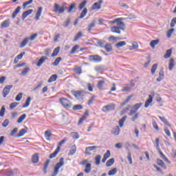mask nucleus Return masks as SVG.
<instances>
[{
	"label": "nucleus",
	"mask_w": 176,
	"mask_h": 176,
	"mask_svg": "<svg viewBox=\"0 0 176 176\" xmlns=\"http://www.w3.org/2000/svg\"><path fill=\"white\" fill-rule=\"evenodd\" d=\"M159 144H160L159 138H156L155 139V148L158 151L162 159H163L164 160V162H167V163H168V164H171V162H170L168 160V158H167V157H166V155H164V154H163V153L160 150V146H159Z\"/></svg>",
	"instance_id": "1"
},
{
	"label": "nucleus",
	"mask_w": 176,
	"mask_h": 176,
	"mask_svg": "<svg viewBox=\"0 0 176 176\" xmlns=\"http://www.w3.org/2000/svg\"><path fill=\"white\" fill-rule=\"evenodd\" d=\"M59 102L63 105V108H65V109L72 108V102L65 98H60L59 99Z\"/></svg>",
	"instance_id": "2"
},
{
	"label": "nucleus",
	"mask_w": 176,
	"mask_h": 176,
	"mask_svg": "<svg viewBox=\"0 0 176 176\" xmlns=\"http://www.w3.org/2000/svg\"><path fill=\"white\" fill-rule=\"evenodd\" d=\"M64 165V158L61 157L59 160V162L56 164V165L55 166L54 172L52 173V176H57V175L58 174V170H60V168H61V167H63V166Z\"/></svg>",
	"instance_id": "3"
},
{
	"label": "nucleus",
	"mask_w": 176,
	"mask_h": 176,
	"mask_svg": "<svg viewBox=\"0 0 176 176\" xmlns=\"http://www.w3.org/2000/svg\"><path fill=\"white\" fill-rule=\"evenodd\" d=\"M54 12L58 14H61L65 12V8L64 6H60L58 3H55L54 4Z\"/></svg>",
	"instance_id": "4"
},
{
	"label": "nucleus",
	"mask_w": 176,
	"mask_h": 176,
	"mask_svg": "<svg viewBox=\"0 0 176 176\" xmlns=\"http://www.w3.org/2000/svg\"><path fill=\"white\" fill-rule=\"evenodd\" d=\"M116 105L115 104L111 103L107 105H105L102 107V112H109L111 111H115Z\"/></svg>",
	"instance_id": "5"
},
{
	"label": "nucleus",
	"mask_w": 176,
	"mask_h": 176,
	"mask_svg": "<svg viewBox=\"0 0 176 176\" xmlns=\"http://www.w3.org/2000/svg\"><path fill=\"white\" fill-rule=\"evenodd\" d=\"M89 60L92 61V63H100L102 58L98 55H91L89 56Z\"/></svg>",
	"instance_id": "6"
},
{
	"label": "nucleus",
	"mask_w": 176,
	"mask_h": 176,
	"mask_svg": "<svg viewBox=\"0 0 176 176\" xmlns=\"http://www.w3.org/2000/svg\"><path fill=\"white\" fill-rule=\"evenodd\" d=\"M122 20H123V18L117 19L116 24H117V27H119L122 31H124V30H126V26L124 25V23L122 21Z\"/></svg>",
	"instance_id": "7"
},
{
	"label": "nucleus",
	"mask_w": 176,
	"mask_h": 176,
	"mask_svg": "<svg viewBox=\"0 0 176 176\" xmlns=\"http://www.w3.org/2000/svg\"><path fill=\"white\" fill-rule=\"evenodd\" d=\"M13 88V85H6L3 89V97L6 98V96L10 93V89Z\"/></svg>",
	"instance_id": "8"
},
{
	"label": "nucleus",
	"mask_w": 176,
	"mask_h": 176,
	"mask_svg": "<svg viewBox=\"0 0 176 176\" xmlns=\"http://www.w3.org/2000/svg\"><path fill=\"white\" fill-rule=\"evenodd\" d=\"M101 5H102V0H99L98 2H96L92 5L91 9L92 10H100L101 9Z\"/></svg>",
	"instance_id": "9"
},
{
	"label": "nucleus",
	"mask_w": 176,
	"mask_h": 176,
	"mask_svg": "<svg viewBox=\"0 0 176 176\" xmlns=\"http://www.w3.org/2000/svg\"><path fill=\"white\" fill-rule=\"evenodd\" d=\"M98 146H88L85 148V153L87 155V156H90L91 155V151H94V149H97Z\"/></svg>",
	"instance_id": "10"
},
{
	"label": "nucleus",
	"mask_w": 176,
	"mask_h": 176,
	"mask_svg": "<svg viewBox=\"0 0 176 176\" xmlns=\"http://www.w3.org/2000/svg\"><path fill=\"white\" fill-rule=\"evenodd\" d=\"M153 101V97L152 96V95H149L148 99L145 102L144 108H148V107H149L151 104H152Z\"/></svg>",
	"instance_id": "11"
},
{
	"label": "nucleus",
	"mask_w": 176,
	"mask_h": 176,
	"mask_svg": "<svg viewBox=\"0 0 176 176\" xmlns=\"http://www.w3.org/2000/svg\"><path fill=\"white\" fill-rule=\"evenodd\" d=\"M34 12V10H28L27 11L23 12L22 14V20H25V19L31 14Z\"/></svg>",
	"instance_id": "12"
},
{
	"label": "nucleus",
	"mask_w": 176,
	"mask_h": 176,
	"mask_svg": "<svg viewBox=\"0 0 176 176\" xmlns=\"http://www.w3.org/2000/svg\"><path fill=\"white\" fill-rule=\"evenodd\" d=\"M104 85H105V81L104 80H100L98 81L97 87L99 90H104Z\"/></svg>",
	"instance_id": "13"
},
{
	"label": "nucleus",
	"mask_w": 176,
	"mask_h": 176,
	"mask_svg": "<svg viewBox=\"0 0 176 176\" xmlns=\"http://www.w3.org/2000/svg\"><path fill=\"white\" fill-rule=\"evenodd\" d=\"M157 164H158V166H160V167H162V168H164V170H167V166H166V164L164 163V162H163V160L157 158Z\"/></svg>",
	"instance_id": "14"
},
{
	"label": "nucleus",
	"mask_w": 176,
	"mask_h": 176,
	"mask_svg": "<svg viewBox=\"0 0 176 176\" xmlns=\"http://www.w3.org/2000/svg\"><path fill=\"white\" fill-rule=\"evenodd\" d=\"M47 60V57L46 56H42L36 63L37 67H42V64L45 63Z\"/></svg>",
	"instance_id": "15"
},
{
	"label": "nucleus",
	"mask_w": 176,
	"mask_h": 176,
	"mask_svg": "<svg viewBox=\"0 0 176 176\" xmlns=\"http://www.w3.org/2000/svg\"><path fill=\"white\" fill-rule=\"evenodd\" d=\"M75 10H76V3H72L69 7L67 12L68 13H72V12H75Z\"/></svg>",
	"instance_id": "16"
},
{
	"label": "nucleus",
	"mask_w": 176,
	"mask_h": 176,
	"mask_svg": "<svg viewBox=\"0 0 176 176\" xmlns=\"http://www.w3.org/2000/svg\"><path fill=\"white\" fill-rule=\"evenodd\" d=\"M120 133V128H119L118 126H116L111 131V134H113V135H119Z\"/></svg>",
	"instance_id": "17"
},
{
	"label": "nucleus",
	"mask_w": 176,
	"mask_h": 176,
	"mask_svg": "<svg viewBox=\"0 0 176 176\" xmlns=\"http://www.w3.org/2000/svg\"><path fill=\"white\" fill-rule=\"evenodd\" d=\"M60 149H61V148L60 146H58L56 148V149L55 150V151L50 155V159H53L54 157H56V156H57V154L58 153V152H60Z\"/></svg>",
	"instance_id": "18"
},
{
	"label": "nucleus",
	"mask_w": 176,
	"mask_h": 176,
	"mask_svg": "<svg viewBox=\"0 0 176 176\" xmlns=\"http://www.w3.org/2000/svg\"><path fill=\"white\" fill-rule=\"evenodd\" d=\"M120 28H119L118 26H112L111 28V32H115L116 34H120Z\"/></svg>",
	"instance_id": "19"
},
{
	"label": "nucleus",
	"mask_w": 176,
	"mask_h": 176,
	"mask_svg": "<svg viewBox=\"0 0 176 176\" xmlns=\"http://www.w3.org/2000/svg\"><path fill=\"white\" fill-rule=\"evenodd\" d=\"M72 96H74L76 98H79L82 96V91H72Z\"/></svg>",
	"instance_id": "20"
},
{
	"label": "nucleus",
	"mask_w": 176,
	"mask_h": 176,
	"mask_svg": "<svg viewBox=\"0 0 176 176\" xmlns=\"http://www.w3.org/2000/svg\"><path fill=\"white\" fill-rule=\"evenodd\" d=\"M57 74L52 75L47 80L48 83H52V82H56V80H57Z\"/></svg>",
	"instance_id": "21"
},
{
	"label": "nucleus",
	"mask_w": 176,
	"mask_h": 176,
	"mask_svg": "<svg viewBox=\"0 0 176 176\" xmlns=\"http://www.w3.org/2000/svg\"><path fill=\"white\" fill-rule=\"evenodd\" d=\"M20 10H21V7L18 6L12 13V19H16V16H17V14L20 13Z\"/></svg>",
	"instance_id": "22"
},
{
	"label": "nucleus",
	"mask_w": 176,
	"mask_h": 176,
	"mask_svg": "<svg viewBox=\"0 0 176 176\" xmlns=\"http://www.w3.org/2000/svg\"><path fill=\"white\" fill-rule=\"evenodd\" d=\"M43 8L42 7H39L38 9V11L36 14V20L38 21V20H39V18L41 17V15L42 14V10H43Z\"/></svg>",
	"instance_id": "23"
},
{
	"label": "nucleus",
	"mask_w": 176,
	"mask_h": 176,
	"mask_svg": "<svg viewBox=\"0 0 176 176\" xmlns=\"http://www.w3.org/2000/svg\"><path fill=\"white\" fill-rule=\"evenodd\" d=\"M30 41V38H28V37H26V38H25L23 41H22V42L21 43V44H20V47L21 48H23V47H24L25 46H26L27 45V43H28V41Z\"/></svg>",
	"instance_id": "24"
},
{
	"label": "nucleus",
	"mask_w": 176,
	"mask_h": 176,
	"mask_svg": "<svg viewBox=\"0 0 176 176\" xmlns=\"http://www.w3.org/2000/svg\"><path fill=\"white\" fill-rule=\"evenodd\" d=\"M158 118L159 119H160L161 121L163 122V123H164V124H166V126H168L169 127H171V124H170V123L168 122L167 119H166V118L162 117L160 116H159Z\"/></svg>",
	"instance_id": "25"
},
{
	"label": "nucleus",
	"mask_w": 176,
	"mask_h": 176,
	"mask_svg": "<svg viewBox=\"0 0 176 176\" xmlns=\"http://www.w3.org/2000/svg\"><path fill=\"white\" fill-rule=\"evenodd\" d=\"M10 24V22L9 20H6L3 21V23L1 24V28H8Z\"/></svg>",
	"instance_id": "26"
},
{
	"label": "nucleus",
	"mask_w": 176,
	"mask_h": 176,
	"mask_svg": "<svg viewBox=\"0 0 176 176\" xmlns=\"http://www.w3.org/2000/svg\"><path fill=\"white\" fill-rule=\"evenodd\" d=\"M175 65V61H174V58H170L169 60V71H173V68H174Z\"/></svg>",
	"instance_id": "27"
},
{
	"label": "nucleus",
	"mask_w": 176,
	"mask_h": 176,
	"mask_svg": "<svg viewBox=\"0 0 176 176\" xmlns=\"http://www.w3.org/2000/svg\"><path fill=\"white\" fill-rule=\"evenodd\" d=\"M86 14H87V8H85L82 12L80 13L78 19H83L86 16Z\"/></svg>",
	"instance_id": "28"
},
{
	"label": "nucleus",
	"mask_w": 176,
	"mask_h": 176,
	"mask_svg": "<svg viewBox=\"0 0 176 176\" xmlns=\"http://www.w3.org/2000/svg\"><path fill=\"white\" fill-rule=\"evenodd\" d=\"M58 53H60V47H57L54 50L51 57H56V56H58Z\"/></svg>",
	"instance_id": "29"
},
{
	"label": "nucleus",
	"mask_w": 176,
	"mask_h": 176,
	"mask_svg": "<svg viewBox=\"0 0 176 176\" xmlns=\"http://www.w3.org/2000/svg\"><path fill=\"white\" fill-rule=\"evenodd\" d=\"M171 54H173V50L169 49L166 50V54L164 56V58H170L171 57Z\"/></svg>",
	"instance_id": "30"
},
{
	"label": "nucleus",
	"mask_w": 176,
	"mask_h": 176,
	"mask_svg": "<svg viewBox=\"0 0 176 176\" xmlns=\"http://www.w3.org/2000/svg\"><path fill=\"white\" fill-rule=\"evenodd\" d=\"M84 171L86 174H89L91 171V164H87Z\"/></svg>",
	"instance_id": "31"
},
{
	"label": "nucleus",
	"mask_w": 176,
	"mask_h": 176,
	"mask_svg": "<svg viewBox=\"0 0 176 176\" xmlns=\"http://www.w3.org/2000/svg\"><path fill=\"white\" fill-rule=\"evenodd\" d=\"M61 60H63L61 57H58L56 59H55L54 62L52 63V65H54V67H57V65H58V64H60L61 62Z\"/></svg>",
	"instance_id": "32"
},
{
	"label": "nucleus",
	"mask_w": 176,
	"mask_h": 176,
	"mask_svg": "<svg viewBox=\"0 0 176 176\" xmlns=\"http://www.w3.org/2000/svg\"><path fill=\"white\" fill-rule=\"evenodd\" d=\"M103 47L107 53H111V52H112V45L111 44H106Z\"/></svg>",
	"instance_id": "33"
},
{
	"label": "nucleus",
	"mask_w": 176,
	"mask_h": 176,
	"mask_svg": "<svg viewBox=\"0 0 176 176\" xmlns=\"http://www.w3.org/2000/svg\"><path fill=\"white\" fill-rule=\"evenodd\" d=\"M32 161L33 163H38L39 162V155L38 153L34 154L32 156Z\"/></svg>",
	"instance_id": "34"
},
{
	"label": "nucleus",
	"mask_w": 176,
	"mask_h": 176,
	"mask_svg": "<svg viewBox=\"0 0 176 176\" xmlns=\"http://www.w3.org/2000/svg\"><path fill=\"white\" fill-rule=\"evenodd\" d=\"M76 153V146H72V149L69 151L68 155L69 156H72L73 155H75Z\"/></svg>",
	"instance_id": "35"
},
{
	"label": "nucleus",
	"mask_w": 176,
	"mask_h": 176,
	"mask_svg": "<svg viewBox=\"0 0 176 176\" xmlns=\"http://www.w3.org/2000/svg\"><path fill=\"white\" fill-rule=\"evenodd\" d=\"M30 104H31V97H28L26 99L25 104H24L22 106V108H27V107H30Z\"/></svg>",
	"instance_id": "36"
},
{
	"label": "nucleus",
	"mask_w": 176,
	"mask_h": 176,
	"mask_svg": "<svg viewBox=\"0 0 176 176\" xmlns=\"http://www.w3.org/2000/svg\"><path fill=\"white\" fill-rule=\"evenodd\" d=\"M95 163H96V166H100V164L101 163V155H98L96 156Z\"/></svg>",
	"instance_id": "37"
},
{
	"label": "nucleus",
	"mask_w": 176,
	"mask_h": 176,
	"mask_svg": "<svg viewBox=\"0 0 176 176\" xmlns=\"http://www.w3.org/2000/svg\"><path fill=\"white\" fill-rule=\"evenodd\" d=\"M159 44V39H156V40H153L151 41L150 43V46L153 48L155 49V46L156 45Z\"/></svg>",
	"instance_id": "38"
},
{
	"label": "nucleus",
	"mask_w": 176,
	"mask_h": 176,
	"mask_svg": "<svg viewBox=\"0 0 176 176\" xmlns=\"http://www.w3.org/2000/svg\"><path fill=\"white\" fill-rule=\"evenodd\" d=\"M45 137L47 141H50V137H52V132L50 131H46L45 132Z\"/></svg>",
	"instance_id": "39"
},
{
	"label": "nucleus",
	"mask_w": 176,
	"mask_h": 176,
	"mask_svg": "<svg viewBox=\"0 0 176 176\" xmlns=\"http://www.w3.org/2000/svg\"><path fill=\"white\" fill-rule=\"evenodd\" d=\"M115 163V159L111 158L106 162L107 167H111Z\"/></svg>",
	"instance_id": "40"
},
{
	"label": "nucleus",
	"mask_w": 176,
	"mask_h": 176,
	"mask_svg": "<svg viewBox=\"0 0 176 176\" xmlns=\"http://www.w3.org/2000/svg\"><path fill=\"white\" fill-rule=\"evenodd\" d=\"M83 33L82 32H79L74 37L73 42H76L80 38H82Z\"/></svg>",
	"instance_id": "41"
},
{
	"label": "nucleus",
	"mask_w": 176,
	"mask_h": 176,
	"mask_svg": "<svg viewBox=\"0 0 176 176\" xmlns=\"http://www.w3.org/2000/svg\"><path fill=\"white\" fill-rule=\"evenodd\" d=\"M25 118H27V114H23L18 118L17 123H23Z\"/></svg>",
	"instance_id": "42"
},
{
	"label": "nucleus",
	"mask_w": 176,
	"mask_h": 176,
	"mask_svg": "<svg viewBox=\"0 0 176 176\" xmlns=\"http://www.w3.org/2000/svg\"><path fill=\"white\" fill-rule=\"evenodd\" d=\"M123 46H126V41H120L116 45V47L120 49V47H123Z\"/></svg>",
	"instance_id": "43"
},
{
	"label": "nucleus",
	"mask_w": 176,
	"mask_h": 176,
	"mask_svg": "<svg viewBox=\"0 0 176 176\" xmlns=\"http://www.w3.org/2000/svg\"><path fill=\"white\" fill-rule=\"evenodd\" d=\"M5 112H6V109L5 106H2L0 109V117L3 118L5 116Z\"/></svg>",
	"instance_id": "44"
},
{
	"label": "nucleus",
	"mask_w": 176,
	"mask_h": 176,
	"mask_svg": "<svg viewBox=\"0 0 176 176\" xmlns=\"http://www.w3.org/2000/svg\"><path fill=\"white\" fill-rule=\"evenodd\" d=\"M30 71V67H26L22 70L21 75H22L23 76H25V75H27V74H28Z\"/></svg>",
	"instance_id": "45"
},
{
	"label": "nucleus",
	"mask_w": 176,
	"mask_h": 176,
	"mask_svg": "<svg viewBox=\"0 0 176 176\" xmlns=\"http://www.w3.org/2000/svg\"><path fill=\"white\" fill-rule=\"evenodd\" d=\"M83 109L82 104H76L73 107V111H80Z\"/></svg>",
	"instance_id": "46"
},
{
	"label": "nucleus",
	"mask_w": 176,
	"mask_h": 176,
	"mask_svg": "<svg viewBox=\"0 0 176 176\" xmlns=\"http://www.w3.org/2000/svg\"><path fill=\"white\" fill-rule=\"evenodd\" d=\"M78 49H79V45H74L72 48V50L70 51V54H75V53H76V50H78Z\"/></svg>",
	"instance_id": "47"
},
{
	"label": "nucleus",
	"mask_w": 176,
	"mask_h": 176,
	"mask_svg": "<svg viewBox=\"0 0 176 176\" xmlns=\"http://www.w3.org/2000/svg\"><path fill=\"white\" fill-rule=\"evenodd\" d=\"M118 173V168H113V169L110 170L108 173L109 175L112 176L115 175Z\"/></svg>",
	"instance_id": "48"
},
{
	"label": "nucleus",
	"mask_w": 176,
	"mask_h": 176,
	"mask_svg": "<svg viewBox=\"0 0 176 176\" xmlns=\"http://www.w3.org/2000/svg\"><path fill=\"white\" fill-rule=\"evenodd\" d=\"M25 133H27V131L25 130V129H22L18 133L17 135V138H20V137H23V135H24V134H25Z\"/></svg>",
	"instance_id": "49"
},
{
	"label": "nucleus",
	"mask_w": 176,
	"mask_h": 176,
	"mask_svg": "<svg viewBox=\"0 0 176 176\" xmlns=\"http://www.w3.org/2000/svg\"><path fill=\"white\" fill-rule=\"evenodd\" d=\"M94 27H96V20L89 25L88 32H91L92 28H94Z\"/></svg>",
	"instance_id": "50"
},
{
	"label": "nucleus",
	"mask_w": 176,
	"mask_h": 176,
	"mask_svg": "<svg viewBox=\"0 0 176 176\" xmlns=\"http://www.w3.org/2000/svg\"><path fill=\"white\" fill-rule=\"evenodd\" d=\"M87 3V0L83 1L81 3H80V5L78 6L79 10H82V9H83V8H85L86 6Z\"/></svg>",
	"instance_id": "51"
},
{
	"label": "nucleus",
	"mask_w": 176,
	"mask_h": 176,
	"mask_svg": "<svg viewBox=\"0 0 176 176\" xmlns=\"http://www.w3.org/2000/svg\"><path fill=\"white\" fill-rule=\"evenodd\" d=\"M69 24H71V19L67 18V20L63 24V27H64L65 28H67V27H68Z\"/></svg>",
	"instance_id": "52"
},
{
	"label": "nucleus",
	"mask_w": 176,
	"mask_h": 176,
	"mask_svg": "<svg viewBox=\"0 0 176 176\" xmlns=\"http://www.w3.org/2000/svg\"><path fill=\"white\" fill-rule=\"evenodd\" d=\"M141 107H142V103L140 102V103H137V104H134L132 108H134L135 110L136 111H138V109H140L141 108Z\"/></svg>",
	"instance_id": "53"
},
{
	"label": "nucleus",
	"mask_w": 176,
	"mask_h": 176,
	"mask_svg": "<svg viewBox=\"0 0 176 176\" xmlns=\"http://www.w3.org/2000/svg\"><path fill=\"white\" fill-rule=\"evenodd\" d=\"M121 91L124 92V91H127V92H130L131 91V87L129 85L124 87L122 89Z\"/></svg>",
	"instance_id": "54"
},
{
	"label": "nucleus",
	"mask_w": 176,
	"mask_h": 176,
	"mask_svg": "<svg viewBox=\"0 0 176 176\" xmlns=\"http://www.w3.org/2000/svg\"><path fill=\"white\" fill-rule=\"evenodd\" d=\"M156 69H157V64L153 65V66L151 67L152 75H155V72H156Z\"/></svg>",
	"instance_id": "55"
},
{
	"label": "nucleus",
	"mask_w": 176,
	"mask_h": 176,
	"mask_svg": "<svg viewBox=\"0 0 176 176\" xmlns=\"http://www.w3.org/2000/svg\"><path fill=\"white\" fill-rule=\"evenodd\" d=\"M74 71L77 75H80V74H82V68L80 67H76Z\"/></svg>",
	"instance_id": "56"
},
{
	"label": "nucleus",
	"mask_w": 176,
	"mask_h": 176,
	"mask_svg": "<svg viewBox=\"0 0 176 176\" xmlns=\"http://www.w3.org/2000/svg\"><path fill=\"white\" fill-rule=\"evenodd\" d=\"M19 102H14L12 103H11L10 104V109H14V108H16L17 107V105H19Z\"/></svg>",
	"instance_id": "57"
},
{
	"label": "nucleus",
	"mask_w": 176,
	"mask_h": 176,
	"mask_svg": "<svg viewBox=\"0 0 176 176\" xmlns=\"http://www.w3.org/2000/svg\"><path fill=\"white\" fill-rule=\"evenodd\" d=\"M6 174L7 176L14 175V172L10 169H8L6 170Z\"/></svg>",
	"instance_id": "58"
},
{
	"label": "nucleus",
	"mask_w": 176,
	"mask_h": 176,
	"mask_svg": "<svg viewBox=\"0 0 176 176\" xmlns=\"http://www.w3.org/2000/svg\"><path fill=\"white\" fill-rule=\"evenodd\" d=\"M127 159L129 162V164H133V158L131 157V153L130 151L128 152Z\"/></svg>",
	"instance_id": "59"
},
{
	"label": "nucleus",
	"mask_w": 176,
	"mask_h": 176,
	"mask_svg": "<svg viewBox=\"0 0 176 176\" xmlns=\"http://www.w3.org/2000/svg\"><path fill=\"white\" fill-rule=\"evenodd\" d=\"M135 49H138V43L133 42L132 43V47L130 48L131 50H135Z\"/></svg>",
	"instance_id": "60"
},
{
	"label": "nucleus",
	"mask_w": 176,
	"mask_h": 176,
	"mask_svg": "<svg viewBox=\"0 0 176 176\" xmlns=\"http://www.w3.org/2000/svg\"><path fill=\"white\" fill-rule=\"evenodd\" d=\"M50 163V160H47L44 164V173L46 174L47 173V167H49V164Z\"/></svg>",
	"instance_id": "61"
},
{
	"label": "nucleus",
	"mask_w": 176,
	"mask_h": 176,
	"mask_svg": "<svg viewBox=\"0 0 176 176\" xmlns=\"http://www.w3.org/2000/svg\"><path fill=\"white\" fill-rule=\"evenodd\" d=\"M23 98V94L19 93L15 98V101H21Z\"/></svg>",
	"instance_id": "62"
},
{
	"label": "nucleus",
	"mask_w": 176,
	"mask_h": 176,
	"mask_svg": "<svg viewBox=\"0 0 176 176\" xmlns=\"http://www.w3.org/2000/svg\"><path fill=\"white\" fill-rule=\"evenodd\" d=\"M175 24H176V17L173 18L171 20V22H170L171 28H174V27H175Z\"/></svg>",
	"instance_id": "63"
},
{
	"label": "nucleus",
	"mask_w": 176,
	"mask_h": 176,
	"mask_svg": "<svg viewBox=\"0 0 176 176\" xmlns=\"http://www.w3.org/2000/svg\"><path fill=\"white\" fill-rule=\"evenodd\" d=\"M72 135L73 138H75V140H78L79 138V134L76 132H72Z\"/></svg>",
	"instance_id": "64"
}]
</instances>
